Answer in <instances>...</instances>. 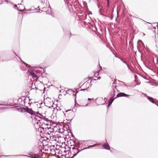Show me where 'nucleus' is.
Returning a JSON list of instances; mask_svg holds the SVG:
<instances>
[{
    "instance_id": "4",
    "label": "nucleus",
    "mask_w": 158,
    "mask_h": 158,
    "mask_svg": "<svg viewBox=\"0 0 158 158\" xmlns=\"http://www.w3.org/2000/svg\"><path fill=\"white\" fill-rule=\"evenodd\" d=\"M144 95L145 97L147 98L148 99L150 102L156 105H157L156 101L153 98L148 96L146 94H144Z\"/></svg>"
},
{
    "instance_id": "14",
    "label": "nucleus",
    "mask_w": 158,
    "mask_h": 158,
    "mask_svg": "<svg viewBox=\"0 0 158 158\" xmlns=\"http://www.w3.org/2000/svg\"><path fill=\"white\" fill-rule=\"evenodd\" d=\"M14 53L15 54V55L17 56H18V58L21 60V61L24 63V64H26V66H28V67H30L31 66L30 65H29L28 64H26V63H25V62H23V61L21 59V58L19 57L17 55V54L15 52H14Z\"/></svg>"
},
{
    "instance_id": "39",
    "label": "nucleus",
    "mask_w": 158,
    "mask_h": 158,
    "mask_svg": "<svg viewBox=\"0 0 158 158\" xmlns=\"http://www.w3.org/2000/svg\"><path fill=\"white\" fill-rule=\"evenodd\" d=\"M137 84L138 85H139V84H138V83H137Z\"/></svg>"
},
{
    "instance_id": "32",
    "label": "nucleus",
    "mask_w": 158,
    "mask_h": 158,
    "mask_svg": "<svg viewBox=\"0 0 158 158\" xmlns=\"http://www.w3.org/2000/svg\"><path fill=\"white\" fill-rule=\"evenodd\" d=\"M78 89H76V91H77Z\"/></svg>"
},
{
    "instance_id": "25",
    "label": "nucleus",
    "mask_w": 158,
    "mask_h": 158,
    "mask_svg": "<svg viewBox=\"0 0 158 158\" xmlns=\"http://www.w3.org/2000/svg\"><path fill=\"white\" fill-rule=\"evenodd\" d=\"M100 79H101V77H98L97 80Z\"/></svg>"
},
{
    "instance_id": "15",
    "label": "nucleus",
    "mask_w": 158,
    "mask_h": 158,
    "mask_svg": "<svg viewBox=\"0 0 158 158\" xmlns=\"http://www.w3.org/2000/svg\"><path fill=\"white\" fill-rule=\"evenodd\" d=\"M114 99H115V98H113L112 97H111L109 99V103L111 104L112 103V102L114 101Z\"/></svg>"
},
{
    "instance_id": "12",
    "label": "nucleus",
    "mask_w": 158,
    "mask_h": 158,
    "mask_svg": "<svg viewBox=\"0 0 158 158\" xmlns=\"http://www.w3.org/2000/svg\"><path fill=\"white\" fill-rule=\"evenodd\" d=\"M38 121H39L40 123V120L38 121ZM35 126L36 127V129H37V128H38V129H39V128H37V127H39L40 128H42L43 129H44L43 127H41L40 125V124H39V123H38V122H37V123H36V124L35 125Z\"/></svg>"
},
{
    "instance_id": "20",
    "label": "nucleus",
    "mask_w": 158,
    "mask_h": 158,
    "mask_svg": "<svg viewBox=\"0 0 158 158\" xmlns=\"http://www.w3.org/2000/svg\"><path fill=\"white\" fill-rule=\"evenodd\" d=\"M73 92V91H72V90L71 89H69L68 90H67L66 92V93H69V92Z\"/></svg>"
},
{
    "instance_id": "19",
    "label": "nucleus",
    "mask_w": 158,
    "mask_h": 158,
    "mask_svg": "<svg viewBox=\"0 0 158 158\" xmlns=\"http://www.w3.org/2000/svg\"><path fill=\"white\" fill-rule=\"evenodd\" d=\"M99 75L98 72H96L95 73L94 76L95 77H97Z\"/></svg>"
},
{
    "instance_id": "26",
    "label": "nucleus",
    "mask_w": 158,
    "mask_h": 158,
    "mask_svg": "<svg viewBox=\"0 0 158 158\" xmlns=\"http://www.w3.org/2000/svg\"><path fill=\"white\" fill-rule=\"evenodd\" d=\"M19 11H23V10H19V9H17Z\"/></svg>"
},
{
    "instance_id": "24",
    "label": "nucleus",
    "mask_w": 158,
    "mask_h": 158,
    "mask_svg": "<svg viewBox=\"0 0 158 158\" xmlns=\"http://www.w3.org/2000/svg\"><path fill=\"white\" fill-rule=\"evenodd\" d=\"M50 132H47L48 135V136H49V137H50Z\"/></svg>"
},
{
    "instance_id": "16",
    "label": "nucleus",
    "mask_w": 158,
    "mask_h": 158,
    "mask_svg": "<svg viewBox=\"0 0 158 158\" xmlns=\"http://www.w3.org/2000/svg\"><path fill=\"white\" fill-rule=\"evenodd\" d=\"M118 58L124 63H125V64H126V65H127V63L124 60H123L122 58H121L120 57H118Z\"/></svg>"
},
{
    "instance_id": "1",
    "label": "nucleus",
    "mask_w": 158,
    "mask_h": 158,
    "mask_svg": "<svg viewBox=\"0 0 158 158\" xmlns=\"http://www.w3.org/2000/svg\"><path fill=\"white\" fill-rule=\"evenodd\" d=\"M19 111L21 113L26 112L33 115H35L36 113V112L34 111L31 109L29 108L27 106L26 107V108H20Z\"/></svg>"
},
{
    "instance_id": "23",
    "label": "nucleus",
    "mask_w": 158,
    "mask_h": 158,
    "mask_svg": "<svg viewBox=\"0 0 158 158\" xmlns=\"http://www.w3.org/2000/svg\"><path fill=\"white\" fill-rule=\"evenodd\" d=\"M111 105V104L108 102V104L107 106V107H109Z\"/></svg>"
},
{
    "instance_id": "21",
    "label": "nucleus",
    "mask_w": 158,
    "mask_h": 158,
    "mask_svg": "<svg viewBox=\"0 0 158 158\" xmlns=\"http://www.w3.org/2000/svg\"><path fill=\"white\" fill-rule=\"evenodd\" d=\"M115 84V83L114 82H113V83L112 84V87L113 90V88H114V87L115 86H114V84Z\"/></svg>"
},
{
    "instance_id": "6",
    "label": "nucleus",
    "mask_w": 158,
    "mask_h": 158,
    "mask_svg": "<svg viewBox=\"0 0 158 158\" xmlns=\"http://www.w3.org/2000/svg\"><path fill=\"white\" fill-rule=\"evenodd\" d=\"M96 101H97L98 104L99 105H102L104 104V99L100 97L98 98L97 99Z\"/></svg>"
},
{
    "instance_id": "36",
    "label": "nucleus",
    "mask_w": 158,
    "mask_h": 158,
    "mask_svg": "<svg viewBox=\"0 0 158 158\" xmlns=\"http://www.w3.org/2000/svg\"><path fill=\"white\" fill-rule=\"evenodd\" d=\"M39 115H41V114H38Z\"/></svg>"
},
{
    "instance_id": "11",
    "label": "nucleus",
    "mask_w": 158,
    "mask_h": 158,
    "mask_svg": "<svg viewBox=\"0 0 158 158\" xmlns=\"http://www.w3.org/2000/svg\"><path fill=\"white\" fill-rule=\"evenodd\" d=\"M116 86L115 85L114 87V89L113 88V91L111 92V94H112V96L111 97L114 98V97L115 95V93L116 92V91H118L117 89L116 88Z\"/></svg>"
},
{
    "instance_id": "37",
    "label": "nucleus",
    "mask_w": 158,
    "mask_h": 158,
    "mask_svg": "<svg viewBox=\"0 0 158 158\" xmlns=\"http://www.w3.org/2000/svg\"><path fill=\"white\" fill-rule=\"evenodd\" d=\"M15 7H16V6H17L16 5H15Z\"/></svg>"
},
{
    "instance_id": "28",
    "label": "nucleus",
    "mask_w": 158,
    "mask_h": 158,
    "mask_svg": "<svg viewBox=\"0 0 158 158\" xmlns=\"http://www.w3.org/2000/svg\"><path fill=\"white\" fill-rule=\"evenodd\" d=\"M93 99V98H88V100L89 101L90 100H91V99Z\"/></svg>"
},
{
    "instance_id": "27",
    "label": "nucleus",
    "mask_w": 158,
    "mask_h": 158,
    "mask_svg": "<svg viewBox=\"0 0 158 158\" xmlns=\"http://www.w3.org/2000/svg\"><path fill=\"white\" fill-rule=\"evenodd\" d=\"M74 95L75 97V101H76V95L75 94H74Z\"/></svg>"
},
{
    "instance_id": "22",
    "label": "nucleus",
    "mask_w": 158,
    "mask_h": 158,
    "mask_svg": "<svg viewBox=\"0 0 158 158\" xmlns=\"http://www.w3.org/2000/svg\"><path fill=\"white\" fill-rule=\"evenodd\" d=\"M56 109L57 110H61V109H60V108L59 107H57L56 108Z\"/></svg>"
},
{
    "instance_id": "5",
    "label": "nucleus",
    "mask_w": 158,
    "mask_h": 158,
    "mask_svg": "<svg viewBox=\"0 0 158 158\" xmlns=\"http://www.w3.org/2000/svg\"><path fill=\"white\" fill-rule=\"evenodd\" d=\"M88 85V87L87 88H86L85 89H82L80 90L81 91H85V90H87V89L89 87H90L92 85V84H90V83L89 81H87L85 82L83 85Z\"/></svg>"
},
{
    "instance_id": "2",
    "label": "nucleus",
    "mask_w": 158,
    "mask_h": 158,
    "mask_svg": "<svg viewBox=\"0 0 158 158\" xmlns=\"http://www.w3.org/2000/svg\"><path fill=\"white\" fill-rule=\"evenodd\" d=\"M12 155H9V156H0V158L2 156H11ZM13 156H26L28 157H30L31 158H40V156L38 154H34V155H32L31 156H29L28 155H12Z\"/></svg>"
},
{
    "instance_id": "42",
    "label": "nucleus",
    "mask_w": 158,
    "mask_h": 158,
    "mask_svg": "<svg viewBox=\"0 0 158 158\" xmlns=\"http://www.w3.org/2000/svg\"><path fill=\"white\" fill-rule=\"evenodd\" d=\"M5 1H6L7 2V1H6V0H5Z\"/></svg>"
},
{
    "instance_id": "3",
    "label": "nucleus",
    "mask_w": 158,
    "mask_h": 158,
    "mask_svg": "<svg viewBox=\"0 0 158 158\" xmlns=\"http://www.w3.org/2000/svg\"><path fill=\"white\" fill-rule=\"evenodd\" d=\"M81 150H79L77 148H73V151H71V152H70V154L69 156H70L71 154L72 155H73V156L70 158H73L75 156L81 151H82Z\"/></svg>"
},
{
    "instance_id": "44",
    "label": "nucleus",
    "mask_w": 158,
    "mask_h": 158,
    "mask_svg": "<svg viewBox=\"0 0 158 158\" xmlns=\"http://www.w3.org/2000/svg\"><path fill=\"white\" fill-rule=\"evenodd\" d=\"M19 5H21V4H19Z\"/></svg>"
},
{
    "instance_id": "10",
    "label": "nucleus",
    "mask_w": 158,
    "mask_h": 158,
    "mask_svg": "<svg viewBox=\"0 0 158 158\" xmlns=\"http://www.w3.org/2000/svg\"><path fill=\"white\" fill-rule=\"evenodd\" d=\"M102 146L104 149H106L107 150H110V151L111 152L109 145L108 143H104L102 145Z\"/></svg>"
},
{
    "instance_id": "13",
    "label": "nucleus",
    "mask_w": 158,
    "mask_h": 158,
    "mask_svg": "<svg viewBox=\"0 0 158 158\" xmlns=\"http://www.w3.org/2000/svg\"><path fill=\"white\" fill-rule=\"evenodd\" d=\"M97 145V144H94V145H93L89 146V147H87L85 148H83L82 150H83L89 149V148H92V147H94L96 146Z\"/></svg>"
},
{
    "instance_id": "45",
    "label": "nucleus",
    "mask_w": 158,
    "mask_h": 158,
    "mask_svg": "<svg viewBox=\"0 0 158 158\" xmlns=\"http://www.w3.org/2000/svg\"><path fill=\"white\" fill-rule=\"evenodd\" d=\"M90 14H92V13H90Z\"/></svg>"
},
{
    "instance_id": "17",
    "label": "nucleus",
    "mask_w": 158,
    "mask_h": 158,
    "mask_svg": "<svg viewBox=\"0 0 158 158\" xmlns=\"http://www.w3.org/2000/svg\"><path fill=\"white\" fill-rule=\"evenodd\" d=\"M49 130V132H50V133H51L52 132H53V128H48Z\"/></svg>"
},
{
    "instance_id": "18",
    "label": "nucleus",
    "mask_w": 158,
    "mask_h": 158,
    "mask_svg": "<svg viewBox=\"0 0 158 158\" xmlns=\"http://www.w3.org/2000/svg\"><path fill=\"white\" fill-rule=\"evenodd\" d=\"M128 68V69L132 72V70L131 69V68L127 64V65H126Z\"/></svg>"
},
{
    "instance_id": "34",
    "label": "nucleus",
    "mask_w": 158,
    "mask_h": 158,
    "mask_svg": "<svg viewBox=\"0 0 158 158\" xmlns=\"http://www.w3.org/2000/svg\"><path fill=\"white\" fill-rule=\"evenodd\" d=\"M94 80H96V79H94Z\"/></svg>"
},
{
    "instance_id": "43",
    "label": "nucleus",
    "mask_w": 158,
    "mask_h": 158,
    "mask_svg": "<svg viewBox=\"0 0 158 158\" xmlns=\"http://www.w3.org/2000/svg\"><path fill=\"white\" fill-rule=\"evenodd\" d=\"M23 2V0H22V2Z\"/></svg>"
},
{
    "instance_id": "30",
    "label": "nucleus",
    "mask_w": 158,
    "mask_h": 158,
    "mask_svg": "<svg viewBox=\"0 0 158 158\" xmlns=\"http://www.w3.org/2000/svg\"><path fill=\"white\" fill-rule=\"evenodd\" d=\"M137 77V76H136L135 75V78H136Z\"/></svg>"
},
{
    "instance_id": "7",
    "label": "nucleus",
    "mask_w": 158,
    "mask_h": 158,
    "mask_svg": "<svg viewBox=\"0 0 158 158\" xmlns=\"http://www.w3.org/2000/svg\"><path fill=\"white\" fill-rule=\"evenodd\" d=\"M128 96H129V95L128 94H126L124 93H123L120 92V93H118L116 97L115 98H117L121 97H127Z\"/></svg>"
},
{
    "instance_id": "41",
    "label": "nucleus",
    "mask_w": 158,
    "mask_h": 158,
    "mask_svg": "<svg viewBox=\"0 0 158 158\" xmlns=\"http://www.w3.org/2000/svg\"><path fill=\"white\" fill-rule=\"evenodd\" d=\"M156 105L158 106V105L157 104Z\"/></svg>"
},
{
    "instance_id": "8",
    "label": "nucleus",
    "mask_w": 158,
    "mask_h": 158,
    "mask_svg": "<svg viewBox=\"0 0 158 158\" xmlns=\"http://www.w3.org/2000/svg\"><path fill=\"white\" fill-rule=\"evenodd\" d=\"M42 9L43 10H42V11H44L46 12V13L48 14H50L51 12V8H50L49 6L48 8L44 7Z\"/></svg>"
},
{
    "instance_id": "29",
    "label": "nucleus",
    "mask_w": 158,
    "mask_h": 158,
    "mask_svg": "<svg viewBox=\"0 0 158 158\" xmlns=\"http://www.w3.org/2000/svg\"><path fill=\"white\" fill-rule=\"evenodd\" d=\"M107 3H108V5H109V0H107Z\"/></svg>"
},
{
    "instance_id": "40",
    "label": "nucleus",
    "mask_w": 158,
    "mask_h": 158,
    "mask_svg": "<svg viewBox=\"0 0 158 158\" xmlns=\"http://www.w3.org/2000/svg\"><path fill=\"white\" fill-rule=\"evenodd\" d=\"M2 105V104H0V106Z\"/></svg>"
},
{
    "instance_id": "9",
    "label": "nucleus",
    "mask_w": 158,
    "mask_h": 158,
    "mask_svg": "<svg viewBox=\"0 0 158 158\" xmlns=\"http://www.w3.org/2000/svg\"><path fill=\"white\" fill-rule=\"evenodd\" d=\"M28 72L29 73V74L31 75L33 77H34L35 78L37 77V76L32 71L31 69H29L28 70Z\"/></svg>"
},
{
    "instance_id": "35",
    "label": "nucleus",
    "mask_w": 158,
    "mask_h": 158,
    "mask_svg": "<svg viewBox=\"0 0 158 158\" xmlns=\"http://www.w3.org/2000/svg\"><path fill=\"white\" fill-rule=\"evenodd\" d=\"M35 88L36 89H37V88H36V87H35Z\"/></svg>"
},
{
    "instance_id": "31",
    "label": "nucleus",
    "mask_w": 158,
    "mask_h": 158,
    "mask_svg": "<svg viewBox=\"0 0 158 158\" xmlns=\"http://www.w3.org/2000/svg\"><path fill=\"white\" fill-rule=\"evenodd\" d=\"M101 144H100V143L98 144V145H101Z\"/></svg>"
},
{
    "instance_id": "33",
    "label": "nucleus",
    "mask_w": 158,
    "mask_h": 158,
    "mask_svg": "<svg viewBox=\"0 0 158 158\" xmlns=\"http://www.w3.org/2000/svg\"><path fill=\"white\" fill-rule=\"evenodd\" d=\"M68 111H69V110H66V112H68Z\"/></svg>"
},
{
    "instance_id": "38",
    "label": "nucleus",
    "mask_w": 158,
    "mask_h": 158,
    "mask_svg": "<svg viewBox=\"0 0 158 158\" xmlns=\"http://www.w3.org/2000/svg\"><path fill=\"white\" fill-rule=\"evenodd\" d=\"M137 84L138 85H139V84H138V83H137Z\"/></svg>"
}]
</instances>
